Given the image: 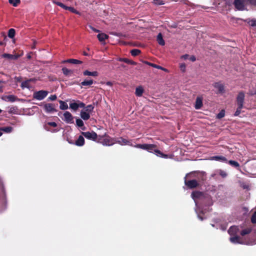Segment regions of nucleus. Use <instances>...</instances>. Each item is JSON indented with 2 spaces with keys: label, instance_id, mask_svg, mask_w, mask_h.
<instances>
[{
  "label": "nucleus",
  "instance_id": "nucleus-1",
  "mask_svg": "<svg viewBox=\"0 0 256 256\" xmlns=\"http://www.w3.org/2000/svg\"><path fill=\"white\" fill-rule=\"evenodd\" d=\"M135 148L146 150L148 152H154L156 154L164 158H167L168 156L162 153L160 150L156 149V146L153 144H137L134 146Z\"/></svg>",
  "mask_w": 256,
  "mask_h": 256
},
{
  "label": "nucleus",
  "instance_id": "nucleus-2",
  "mask_svg": "<svg viewBox=\"0 0 256 256\" xmlns=\"http://www.w3.org/2000/svg\"><path fill=\"white\" fill-rule=\"evenodd\" d=\"M48 92L44 90H41L36 92L33 94V98L37 100H42L44 99L48 95Z\"/></svg>",
  "mask_w": 256,
  "mask_h": 256
},
{
  "label": "nucleus",
  "instance_id": "nucleus-3",
  "mask_svg": "<svg viewBox=\"0 0 256 256\" xmlns=\"http://www.w3.org/2000/svg\"><path fill=\"white\" fill-rule=\"evenodd\" d=\"M185 185L190 189H193L198 187L200 186L198 182L196 180H187L185 178Z\"/></svg>",
  "mask_w": 256,
  "mask_h": 256
},
{
  "label": "nucleus",
  "instance_id": "nucleus-4",
  "mask_svg": "<svg viewBox=\"0 0 256 256\" xmlns=\"http://www.w3.org/2000/svg\"><path fill=\"white\" fill-rule=\"evenodd\" d=\"M82 134L86 138L93 141H96L98 138V134L94 131L82 132Z\"/></svg>",
  "mask_w": 256,
  "mask_h": 256
},
{
  "label": "nucleus",
  "instance_id": "nucleus-5",
  "mask_svg": "<svg viewBox=\"0 0 256 256\" xmlns=\"http://www.w3.org/2000/svg\"><path fill=\"white\" fill-rule=\"evenodd\" d=\"M245 94L244 92L241 91L239 92L236 97V104L238 106L243 107Z\"/></svg>",
  "mask_w": 256,
  "mask_h": 256
},
{
  "label": "nucleus",
  "instance_id": "nucleus-6",
  "mask_svg": "<svg viewBox=\"0 0 256 256\" xmlns=\"http://www.w3.org/2000/svg\"><path fill=\"white\" fill-rule=\"evenodd\" d=\"M234 4L235 8L238 10H245L244 0H234Z\"/></svg>",
  "mask_w": 256,
  "mask_h": 256
},
{
  "label": "nucleus",
  "instance_id": "nucleus-7",
  "mask_svg": "<svg viewBox=\"0 0 256 256\" xmlns=\"http://www.w3.org/2000/svg\"><path fill=\"white\" fill-rule=\"evenodd\" d=\"M213 86L215 88L218 90L216 94H223L224 92V86L221 82H214L213 84Z\"/></svg>",
  "mask_w": 256,
  "mask_h": 256
},
{
  "label": "nucleus",
  "instance_id": "nucleus-8",
  "mask_svg": "<svg viewBox=\"0 0 256 256\" xmlns=\"http://www.w3.org/2000/svg\"><path fill=\"white\" fill-rule=\"evenodd\" d=\"M55 106L56 105L54 104H46L44 106V109L47 113H52L57 111Z\"/></svg>",
  "mask_w": 256,
  "mask_h": 256
},
{
  "label": "nucleus",
  "instance_id": "nucleus-9",
  "mask_svg": "<svg viewBox=\"0 0 256 256\" xmlns=\"http://www.w3.org/2000/svg\"><path fill=\"white\" fill-rule=\"evenodd\" d=\"M64 120L68 124H72L74 122V118L72 114L69 112H66L64 114Z\"/></svg>",
  "mask_w": 256,
  "mask_h": 256
},
{
  "label": "nucleus",
  "instance_id": "nucleus-10",
  "mask_svg": "<svg viewBox=\"0 0 256 256\" xmlns=\"http://www.w3.org/2000/svg\"><path fill=\"white\" fill-rule=\"evenodd\" d=\"M2 100L6 102H14L18 100V98L14 95H8L2 96Z\"/></svg>",
  "mask_w": 256,
  "mask_h": 256
},
{
  "label": "nucleus",
  "instance_id": "nucleus-11",
  "mask_svg": "<svg viewBox=\"0 0 256 256\" xmlns=\"http://www.w3.org/2000/svg\"><path fill=\"white\" fill-rule=\"evenodd\" d=\"M102 144L104 146H110L114 144V142H112V140L105 134Z\"/></svg>",
  "mask_w": 256,
  "mask_h": 256
},
{
  "label": "nucleus",
  "instance_id": "nucleus-12",
  "mask_svg": "<svg viewBox=\"0 0 256 256\" xmlns=\"http://www.w3.org/2000/svg\"><path fill=\"white\" fill-rule=\"evenodd\" d=\"M62 63L65 64V63H70L72 64H82V62L76 59H73V58H70L66 60H62Z\"/></svg>",
  "mask_w": 256,
  "mask_h": 256
},
{
  "label": "nucleus",
  "instance_id": "nucleus-13",
  "mask_svg": "<svg viewBox=\"0 0 256 256\" xmlns=\"http://www.w3.org/2000/svg\"><path fill=\"white\" fill-rule=\"evenodd\" d=\"M202 98L198 96L196 98L194 108L196 110H199L202 106Z\"/></svg>",
  "mask_w": 256,
  "mask_h": 256
},
{
  "label": "nucleus",
  "instance_id": "nucleus-14",
  "mask_svg": "<svg viewBox=\"0 0 256 256\" xmlns=\"http://www.w3.org/2000/svg\"><path fill=\"white\" fill-rule=\"evenodd\" d=\"M191 196L194 200L198 199L204 196V193L200 191H194L192 192Z\"/></svg>",
  "mask_w": 256,
  "mask_h": 256
},
{
  "label": "nucleus",
  "instance_id": "nucleus-15",
  "mask_svg": "<svg viewBox=\"0 0 256 256\" xmlns=\"http://www.w3.org/2000/svg\"><path fill=\"white\" fill-rule=\"evenodd\" d=\"M212 160L224 162H228L227 158L222 156H214L212 158Z\"/></svg>",
  "mask_w": 256,
  "mask_h": 256
},
{
  "label": "nucleus",
  "instance_id": "nucleus-16",
  "mask_svg": "<svg viewBox=\"0 0 256 256\" xmlns=\"http://www.w3.org/2000/svg\"><path fill=\"white\" fill-rule=\"evenodd\" d=\"M84 139L82 136H80L75 142V144L78 146H82L84 144Z\"/></svg>",
  "mask_w": 256,
  "mask_h": 256
},
{
  "label": "nucleus",
  "instance_id": "nucleus-17",
  "mask_svg": "<svg viewBox=\"0 0 256 256\" xmlns=\"http://www.w3.org/2000/svg\"><path fill=\"white\" fill-rule=\"evenodd\" d=\"M83 74L84 76H92L94 77L98 76V73L96 71H94V72H90L88 70H86L83 72Z\"/></svg>",
  "mask_w": 256,
  "mask_h": 256
},
{
  "label": "nucleus",
  "instance_id": "nucleus-18",
  "mask_svg": "<svg viewBox=\"0 0 256 256\" xmlns=\"http://www.w3.org/2000/svg\"><path fill=\"white\" fill-rule=\"evenodd\" d=\"M32 79L30 78V79L27 80L24 82H22L20 85L22 88V89H24V88H30V86L29 83H30V82H32Z\"/></svg>",
  "mask_w": 256,
  "mask_h": 256
},
{
  "label": "nucleus",
  "instance_id": "nucleus-19",
  "mask_svg": "<svg viewBox=\"0 0 256 256\" xmlns=\"http://www.w3.org/2000/svg\"><path fill=\"white\" fill-rule=\"evenodd\" d=\"M198 177L199 180V182L204 181L206 179V174L205 172H202L198 173Z\"/></svg>",
  "mask_w": 256,
  "mask_h": 256
},
{
  "label": "nucleus",
  "instance_id": "nucleus-20",
  "mask_svg": "<svg viewBox=\"0 0 256 256\" xmlns=\"http://www.w3.org/2000/svg\"><path fill=\"white\" fill-rule=\"evenodd\" d=\"M118 60L120 62H124L125 63L130 64L132 65H136V62L132 61V60H130L127 58H119L118 59Z\"/></svg>",
  "mask_w": 256,
  "mask_h": 256
},
{
  "label": "nucleus",
  "instance_id": "nucleus-21",
  "mask_svg": "<svg viewBox=\"0 0 256 256\" xmlns=\"http://www.w3.org/2000/svg\"><path fill=\"white\" fill-rule=\"evenodd\" d=\"M156 40L160 45L163 46L165 44V42L163 39L162 35L161 33H159L157 36Z\"/></svg>",
  "mask_w": 256,
  "mask_h": 256
},
{
  "label": "nucleus",
  "instance_id": "nucleus-22",
  "mask_svg": "<svg viewBox=\"0 0 256 256\" xmlns=\"http://www.w3.org/2000/svg\"><path fill=\"white\" fill-rule=\"evenodd\" d=\"M2 57L4 58H8L10 60H17L19 58L18 55H13L8 54H2Z\"/></svg>",
  "mask_w": 256,
  "mask_h": 256
},
{
  "label": "nucleus",
  "instance_id": "nucleus-23",
  "mask_svg": "<svg viewBox=\"0 0 256 256\" xmlns=\"http://www.w3.org/2000/svg\"><path fill=\"white\" fill-rule=\"evenodd\" d=\"M144 92V90L142 86L137 87L136 89L135 94L138 96H141Z\"/></svg>",
  "mask_w": 256,
  "mask_h": 256
},
{
  "label": "nucleus",
  "instance_id": "nucleus-24",
  "mask_svg": "<svg viewBox=\"0 0 256 256\" xmlns=\"http://www.w3.org/2000/svg\"><path fill=\"white\" fill-rule=\"evenodd\" d=\"M116 142L122 145H130V141L122 138H119L118 140L116 141Z\"/></svg>",
  "mask_w": 256,
  "mask_h": 256
},
{
  "label": "nucleus",
  "instance_id": "nucleus-25",
  "mask_svg": "<svg viewBox=\"0 0 256 256\" xmlns=\"http://www.w3.org/2000/svg\"><path fill=\"white\" fill-rule=\"evenodd\" d=\"M97 38L100 42H102L108 38V36L104 33H100L97 35Z\"/></svg>",
  "mask_w": 256,
  "mask_h": 256
},
{
  "label": "nucleus",
  "instance_id": "nucleus-26",
  "mask_svg": "<svg viewBox=\"0 0 256 256\" xmlns=\"http://www.w3.org/2000/svg\"><path fill=\"white\" fill-rule=\"evenodd\" d=\"M80 116L84 120H88L90 118V114L86 111L82 110L80 112Z\"/></svg>",
  "mask_w": 256,
  "mask_h": 256
},
{
  "label": "nucleus",
  "instance_id": "nucleus-27",
  "mask_svg": "<svg viewBox=\"0 0 256 256\" xmlns=\"http://www.w3.org/2000/svg\"><path fill=\"white\" fill-rule=\"evenodd\" d=\"M238 230V228L236 226H232L228 230V234L232 236L235 235L236 234Z\"/></svg>",
  "mask_w": 256,
  "mask_h": 256
},
{
  "label": "nucleus",
  "instance_id": "nucleus-28",
  "mask_svg": "<svg viewBox=\"0 0 256 256\" xmlns=\"http://www.w3.org/2000/svg\"><path fill=\"white\" fill-rule=\"evenodd\" d=\"M59 103L60 104V108L62 110H66L68 108V104L64 101L62 100H59Z\"/></svg>",
  "mask_w": 256,
  "mask_h": 256
},
{
  "label": "nucleus",
  "instance_id": "nucleus-29",
  "mask_svg": "<svg viewBox=\"0 0 256 256\" xmlns=\"http://www.w3.org/2000/svg\"><path fill=\"white\" fill-rule=\"evenodd\" d=\"M49 126L55 128L57 126V124L55 122H48L45 124L44 128L48 131L50 130Z\"/></svg>",
  "mask_w": 256,
  "mask_h": 256
},
{
  "label": "nucleus",
  "instance_id": "nucleus-30",
  "mask_svg": "<svg viewBox=\"0 0 256 256\" xmlns=\"http://www.w3.org/2000/svg\"><path fill=\"white\" fill-rule=\"evenodd\" d=\"M94 83L92 80H85L80 83L82 86H90Z\"/></svg>",
  "mask_w": 256,
  "mask_h": 256
},
{
  "label": "nucleus",
  "instance_id": "nucleus-31",
  "mask_svg": "<svg viewBox=\"0 0 256 256\" xmlns=\"http://www.w3.org/2000/svg\"><path fill=\"white\" fill-rule=\"evenodd\" d=\"M240 237L238 236L230 238V241L232 243L241 244L242 242H240Z\"/></svg>",
  "mask_w": 256,
  "mask_h": 256
},
{
  "label": "nucleus",
  "instance_id": "nucleus-32",
  "mask_svg": "<svg viewBox=\"0 0 256 256\" xmlns=\"http://www.w3.org/2000/svg\"><path fill=\"white\" fill-rule=\"evenodd\" d=\"M227 162L228 163L230 166H232L233 167H234L238 169L240 168V164L238 162L233 160H228Z\"/></svg>",
  "mask_w": 256,
  "mask_h": 256
},
{
  "label": "nucleus",
  "instance_id": "nucleus-33",
  "mask_svg": "<svg viewBox=\"0 0 256 256\" xmlns=\"http://www.w3.org/2000/svg\"><path fill=\"white\" fill-rule=\"evenodd\" d=\"M62 70L64 74L66 76H69L70 74H72L73 72L72 70H69L65 67L62 68Z\"/></svg>",
  "mask_w": 256,
  "mask_h": 256
},
{
  "label": "nucleus",
  "instance_id": "nucleus-34",
  "mask_svg": "<svg viewBox=\"0 0 256 256\" xmlns=\"http://www.w3.org/2000/svg\"><path fill=\"white\" fill-rule=\"evenodd\" d=\"M16 30L14 28H10L8 32V36L10 38H13L15 36Z\"/></svg>",
  "mask_w": 256,
  "mask_h": 256
},
{
  "label": "nucleus",
  "instance_id": "nucleus-35",
  "mask_svg": "<svg viewBox=\"0 0 256 256\" xmlns=\"http://www.w3.org/2000/svg\"><path fill=\"white\" fill-rule=\"evenodd\" d=\"M140 52L141 51L138 49H133L130 51L132 56H138L140 54Z\"/></svg>",
  "mask_w": 256,
  "mask_h": 256
},
{
  "label": "nucleus",
  "instance_id": "nucleus-36",
  "mask_svg": "<svg viewBox=\"0 0 256 256\" xmlns=\"http://www.w3.org/2000/svg\"><path fill=\"white\" fill-rule=\"evenodd\" d=\"M0 130L4 131V132L8 133V132H10L12 131V128L11 126L3 127V128H0Z\"/></svg>",
  "mask_w": 256,
  "mask_h": 256
},
{
  "label": "nucleus",
  "instance_id": "nucleus-37",
  "mask_svg": "<svg viewBox=\"0 0 256 256\" xmlns=\"http://www.w3.org/2000/svg\"><path fill=\"white\" fill-rule=\"evenodd\" d=\"M70 108L74 110H76L78 108V104L76 102H72L70 104Z\"/></svg>",
  "mask_w": 256,
  "mask_h": 256
},
{
  "label": "nucleus",
  "instance_id": "nucleus-38",
  "mask_svg": "<svg viewBox=\"0 0 256 256\" xmlns=\"http://www.w3.org/2000/svg\"><path fill=\"white\" fill-rule=\"evenodd\" d=\"M252 230L250 228H246L242 230L240 232V234L242 236H244L246 234H249L251 232Z\"/></svg>",
  "mask_w": 256,
  "mask_h": 256
},
{
  "label": "nucleus",
  "instance_id": "nucleus-39",
  "mask_svg": "<svg viewBox=\"0 0 256 256\" xmlns=\"http://www.w3.org/2000/svg\"><path fill=\"white\" fill-rule=\"evenodd\" d=\"M10 4H12L14 6H16L20 2V0H8Z\"/></svg>",
  "mask_w": 256,
  "mask_h": 256
},
{
  "label": "nucleus",
  "instance_id": "nucleus-40",
  "mask_svg": "<svg viewBox=\"0 0 256 256\" xmlns=\"http://www.w3.org/2000/svg\"><path fill=\"white\" fill-rule=\"evenodd\" d=\"M225 116V111L222 110L216 116V118L218 119H221L224 118Z\"/></svg>",
  "mask_w": 256,
  "mask_h": 256
},
{
  "label": "nucleus",
  "instance_id": "nucleus-41",
  "mask_svg": "<svg viewBox=\"0 0 256 256\" xmlns=\"http://www.w3.org/2000/svg\"><path fill=\"white\" fill-rule=\"evenodd\" d=\"M248 23L252 26H256V19H252L250 20H246Z\"/></svg>",
  "mask_w": 256,
  "mask_h": 256
},
{
  "label": "nucleus",
  "instance_id": "nucleus-42",
  "mask_svg": "<svg viewBox=\"0 0 256 256\" xmlns=\"http://www.w3.org/2000/svg\"><path fill=\"white\" fill-rule=\"evenodd\" d=\"M86 111L88 113L92 112L94 108V106L92 104L88 105L85 107Z\"/></svg>",
  "mask_w": 256,
  "mask_h": 256
},
{
  "label": "nucleus",
  "instance_id": "nucleus-43",
  "mask_svg": "<svg viewBox=\"0 0 256 256\" xmlns=\"http://www.w3.org/2000/svg\"><path fill=\"white\" fill-rule=\"evenodd\" d=\"M76 124L78 127H82L84 126V124L83 121L80 118H77L76 120Z\"/></svg>",
  "mask_w": 256,
  "mask_h": 256
},
{
  "label": "nucleus",
  "instance_id": "nucleus-44",
  "mask_svg": "<svg viewBox=\"0 0 256 256\" xmlns=\"http://www.w3.org/2000/svg\"><path fill=\"white\" fill-rule=\"evenodd\" d=\"M104 136H105V134H104V135L98 136V138H97V140H96V142H99V143L102 144Z\"/></svg>",
  "mask_w": 256,
  "mask_h": 256
},
{
  "label": "nucleus",
  "instance_id": "nucleus-45",
  "mask_svg": "<svg viewBox=\"0 0 256 256\" xmlns=\"http://www.w3.org/2000/svg\"><path fill=\"white\" fill-rule=\"evenodd\" d=\"M152 3L156 5H162L164 4L162 0H153Z\"/></svg>",
  "mask_w": 256,
  "mask_h": 256
},
{
  "label": "nucleus",
  "instance_id": "nucleus-46",
  "mask_svg": "<svg viewBox=\"0 0 256 256\" xmlns=\"http://www.w3.org/2000/svg\"><path fill=\"white\" fill-rule=\"evenodd\" d=\"M243 107L238 106L236 111L234 114L235 116H238L241 112L242 109Z\"/></svg>",
  "mask_w": 256,
  "mask_h": 256
},
{
  "label": "nucleus",
  "instance_id": "nucleus-47",
  "mask_svg": "<svg viewBox=\"0 0 256 256\" xmlns=\"http://www.w3.org/2000/svg\"><path fill=\"white\" fill-rule=\"evenodd\" d=\"M152 66L153 68H156L158 69H160V70H163L165 72L167 71V70L166 68H165L160 66L154 64H152Z\"/></svg>",
  "mask_w": 256,
  "mask_h": 256
},
{
  "label": "nucleus",
  "instance_id": "nucleus-48",
  "mask_svg": "<svg viewBox=\"0 0 256 256\" xmlns=\"http://www.w3.org/2000/svg\"><path fill=\"white\" fill-rule=\"evenodd\" d=\"M246 2L251 6L256 7V0H245Z\"/></svg>",
  "mask_w": 256,
  "mask_h": 256
},
{
  "label": "nucleus",
  "instance_id": "nucleus-49",
  "mask_svg": "<svg viewBox=\"0 0 256 256\" xmlns=\"http://www.w3.org/2000/svg\"><path fill=\"white\" fill-rule=\"evenodd\" d=\"M251 222L252 224H256V211L254 212L252 216Z\"/></svg>",
  "mask_w": 256,
  "mask_h": 256
},
{
  "label": "nucleus",
  "instance_id": "nucleus-50",
  "mask_svg": "<svg viewBox=\"0 0 256 256\" xmlns=\"http://www.w3.org/2000/svg\"><path fill=\"white\" fill-rule=\"evenodd\" d=\"M219 174L223 178H224L227 176L226 172L225 171L222 170H220Z\"/></svg>",
  "mask_w": 256,
  "mask_h": 256
},
{
  "label": "nucleus",
  "instance_id": "nucleus-51",
  "mask_svg": "<svg viewBox=\"0 0 256 256\" xmlns=\"http://www.w3.org/2000/svg\"><path fill=\"white\" fill-rule=\"evenodd\" d=\"M180 70L182 72H184L186 71V66L185 64H184V63L180 64Z\"/></svg>",
  "mask_w": 256,
  "mask_h": 256
},
{
  "label": "nucleus",
  "instance_id": "nucleus-52",
  "mask_svg": "<svg viewBox=\"0 0 256 256\" xmlns=\"http://www.w3.org/2000/svg\"><path fill=\"white\" fill-rule=\"evenodd\" d=\"M69 10L74 14H79L80 12L76 10L74 8L70 6Z\"/></svg>",
  "mask_w": 256,
  "mask_h": 256
},
{
  "label": "nucleus",
  "instance_id": "nucleus-53",
  "mask_svg": "<svg viewBox=\"0 0 256 256\" xmlns=\"http://www.w3.org/2000/svg\"><path fill=\"white\" fill-rule=\"evenodd\" d=\"M54 3L55 4H56L57 6H60L62 8L64 7V4L62 3V2H54Z\"/></svg>",
  "mask_w": 256,
  "mask_h": 256
},
{
  "label": "nucleus",
  "instance_id": "nucleus-54",
  "mask_svg": "<svg viewBox=\"0 0 256 256\" xmlns=\"http://www.w3.org/2000/svg\"><path fill=\"white\" fill-rule=\"evenodd\" d=\"M56 95H51L49 98L48 99L50 100H54L56 99Z\"/></svg>",
  "mask_w": 256,
  "mask_h": 256
},
{
  "label": "nucleus",
  "instance_id": "nucleus-55",
  "mask_svg": "<svg viewBox=\"0 0 256 256\" xmlns=\"http://www.w3.org/2000/svg\"><path fill=\"white\" fill-rule=\"evenodd\" d=\"M79 103L78 104V108H84L85 107V104L82 102H78Z\"/></svg>",
  "mask_w": 256,
  "mask_h": 256
},
{
  "label": "nucleus",
  "instance_id": "nucleus-56",
  "mask_svg": "<svg viewBox=\"0 0 256 256\" xmlns=\"http://www.w3.org/2000/svg\"><path fill=\"white\" fill-rule=\"evenodd\" d=\"M90 28L94 32H99V30L95 28H94L92 27V26H89Z\"/></svg>",
  "mask_w": 256,
  "mask_h": 256
},
{
  "label": "nucleus",
  "instance_id": "nucleus-57",
  "mask_svg": "<svg viewBox=\"0 0 256 256\" xmlns=\"http://www.w3.org/2000/svg\"><path fill=\"white\" fill-rule=\"evenodd\" d=\"M190 59L192 62H194L196 60L195 56H191Z\"/></svg>",
  "mask_w": 256,
  "mask_h": 256
},
{
  "label": "nucleus",
  "instance_id": "nucleus-58",
  "mask_svg": "<svg viewBox=\"0 0 256 256\" xmlns=\"http://www.w3.org/2000/svg\"><path fill=\"white\" fill-rule=\"evenodd\" d=\"M188 55L187 54H184V55L182 56L181 58H182L186 60V59H187L188 58Z\"/></svg>",
  "mask_w": 256,
  "mask_h": 256
},
{
  "label": "nucleus",
  "instance_id": "nucleus-59",
  "mask_svg": "<svg viewBox=\"0 0 256 256\" xmlns=\"http://www.w3.org/2000/svg\"><path fill=\"white\" fill-rule=\"evenodd\" d=\"M144 64H148V66H152V64H154L153 63H151V62H147V61H144Z\"/></svg>",
  "mask_w": 256,
  "mask_h": 256
},
{
  "label": "nucleus",
  "instance_id": "nucleus-60",
  "mask_svg": "<svg viewBox=\"0 0 256 256\" xmlns=\"http://www.w3.org/2000/svg\"><path fill=\"white\" fill-rule=\"evenodd\" d=\"M70 6H68L64 4V7L62 8L66 10H68L70 9Z\"/></svg>",
  "mask_w": 256,
  "mask_h": 256
},
{
  "label": "nucleus",
  "instance_id": "nucleus-61",
  "mask_svg": "<svg viewBox=\"0 0 256 256\" xmlns=\"http://www.w3.org/2000/svg\"><path fill=\"white\" fill-rule=\"evenodd\" d=\"M242 186L244 189H248V186L246 185V184H244Z\"/></svg>",
  "mask_w": 256,
  "mask_h": 256
},
{
  "label": "nucleus",
  "instance_id": "nucleus-62",
  "mask_svg": "<svg viewBox=\"0 0 256 256\" xmlns=\"http://www.w3.org/2000/svg\"><path fill=\"white\" fill-rule=\"evenodd\" d=\"M83 54H84V56H89V54H88L86 52H83Z\"/></svg>",
  "mask_w": 256,
  "mask_h": 256
},
{
  "label": "nucleus",
  "instance_id": "nucleus-63",
  "mask_svg": "<svg viewBox=\"0 0 256 256\" xmlns=\"http://www.w3.org/2000/svg\"><path fill=\"white\" fill-rule=\"evenodd\" d=\"M106 85H108V86H112V83L111 82H106Z\"/></svg>",
  "mask_w": 256,
  "mask_h": 256
},
{
  "label": "nucleus",
  "instance_id": "nucleus-64",
  "mask_svg": "<svg viewBox=\"0 0 256 256\" xmlns=\"http://www.w3.org/2000/svg\"><path fill=\"white\" fill-rule=\"evenodd\" d=\"M16 78V80H17V81H18V82H19V81H20V78L16 77V78Z\"/></svg>",
  "mask_w": 256,
  "mask_h": 256
}]
</instances>
